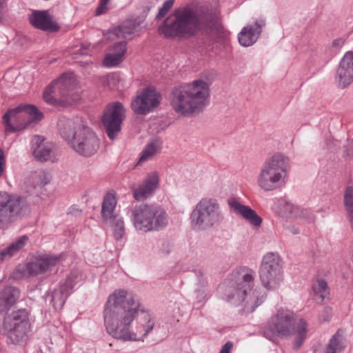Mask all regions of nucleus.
I'll list each match as a JSON object with an SVG mask.
<instances>
[{"instance_id":"nucleus-1","label":"nucleus","mask_w":353,"mask_h":353,"mask_svg":"<svg viewBox=\"0 0 353 353\" xmlns=\"http://www.w3.org/2000/svg\"><path fill=\"white\" fill-rule=\"evenodd\" d=\"M103 319L108 333L123 341L143 340L155 323L139 299L125 289L115 290L109 295Z\"/></svg>"},{"instance_id":"nucleus-2","label":"nucleus","mask_w":353,"mask_h":353,"mask_svg":"<svg viewBox=\"0 0 353 353\" xmlns=\"http://www.w3.org/2000/svg\"><path fill=\"white\" fill-rule=\"evenodd\" d=\"M219 26L218 17L205 8L185 7L170 14L159 26L166 38L186 39L199 32L208 34Z\"/></svg>"},{"instance_id":"nucleus-3","label":"nucleus","mask_w":353,"mask_h":353,"mask_svg":"<svg viewBox=\"0 0 353 353\" xmlns=\"http://www.w3.org/2000/svg\"><path fill=\"white\" fill-rule=\"evenodd\" d=\"M254 272L246 268H240L231 272L218 287L222 298L234 304L245 301L244 312L250 313L264 301L263 295L252 290L254 287Z\"/></svg>"},{"instance_id":"nucleus-4","label":"nucleus","mask_w":353,"mask_h":353,"mask_svg":"<svg viewBox=\"0 0 353 353\" xmlns=\"http://www.w3.org/2000/svg\"><path fill=\"white\" fill-rule=\"evenodd\" d=\"M210 85L202 79L174 87L170 95L174 111L183 117L198 113L209 103Z\"/></svg>"},{"instance_id":"nucleus-5","label":"nucleus","mask_w":353,"mask_h":353,"mask_svg":"<svg viewBox=\"0 0 353 353\" xmlns=\"http://www.w3.org/2000/svg\"><path fill=\"white\" fill-rule=\"evenodd\" d=\"M58 128L61 137L79 155L88 157L98 150L99 139L93 130L81 120L61 119L58 121Z\"/></svg>"},{"instance_id":"nucleus-6","label":"nucleus","mask_w":353,"mask_h":353,"mask_svg":"<svg viewBox=\"0 0 353 353\" xmlns=\"http://www.w3.org/2000/svg\"><path fill=\"white\" fill-rule=\"evenodd\" d=\"M288 159L276 153L267 159L260 168L256 181L258 186L265 192H271L283 187L289 169Z\"/></svg>"},{"instance_id":"nucleus-7","label":"nucleus","mask_w":353,"mask_h":353,"mask_svg":"<svg viewBox=\"0 0 353 353\" xmlns=\"http://www.w3.org/2000/svg\"><path fill=\"white\" fill-rule=\"evenodd\" d=\"M130 219L137 230L157 232L167 227L169 216L166 210L159 205L143 203L136 205L131 210Z\"/></svg>"},{"instance_id":"nucleus-8","label":"nucleus","mask_w":353,"mask_h":353,"mask_svg":"<svg viewBox=\"0 0 353 353\" xmlns=\"http://www.w3.org/2000/svg\"><path fill=\"white\" fill-rule=\"evenodd\" d=\"M224 213L219 201L214 198H202L190 214L192 228L205 231L219 226L224 220Z\"/></svg>"},{"instance_id":"nucleus-9","label":"nucleus","mask_w":353,"mask_h":353,"mask_svg":"<svg viewBox=\"0 0 353 353\" xmlns=\"http://www.w3.org/2000/svg\"><path fill=\"white\" fill-rule=\"evenodd\" d=\"M77 81L73 73H64L52 81L43 92L44 101L57 107H64L77 100L74 95Z\"/></svg>"},{"instance_id":"nucleus-10","label":"nucleus","mask_w":353,"mask_h":353,"mask_svg":"<svg viewBox=\"0 0 353 353\" xmlns=\"http://www.w3.org/2000/svg\"><path fill=\"white\" fill-rule=\"evenodd\" d=\"M43 114L36 106L21 104L14 109L9 110L3 117L6 132H14L37 123Z\"/></svg>"},{"instance_id":"nucleus-11","label":"nucleus","mask_w":353,"mask_h":353,"mask_svg":"<svg viewBox=\"0 0 353 353\" xmlns=\"http://www.w3.org/2000/svg\"><path fill=\"white\" fill-rule=\"evenodd\" d=\"M29 328L28 312L26 309L13 311L4 319L3 331L8 342L14 345H22L27 340Z\"/></svg>"},{"instance_id":"nucleus-12","label":"nucleus","mask_w":353,"mask_h":353,"mask_svg":"<svg viewBox=\"0 0 353 353\" xmlns=\"http://www.w3.org/2000/svg\"><path fill=\"white\" fill-rule=\"evenodd\" d=\"M259 278L263 286L272 290L276 289L283 281L282 260L276 252H268L262 259Z\"/></svg>"},{"instance_id":"nucleus-13","label":"nucleus","mask_w":353,"mask_h":353,"mask_svg":"<svg viewBox=\"0 0 353 353\" xmlns=\"http://www.w3.org/2000/svg\"><path fill=\"white\" fill-rule=\"evenodd\" d=\"M294 313L288 310L279 309L268 321L263 330V335L270 341L276 336L286 337L294 331Z\"/></svg>"},{"instance_id":"nucleus-14","label":"nucleus","mask_w":353,"mask_h":353,"mask_svg":"<svg viewBox=\"0 0 353 353\" xmlns=\"http://www.w3.org/2000/svg\"><path fill=\"white\" fill-rule=\"evenodd\" d=\"M27 211L28 205L21 197L0 192V229L7 228Z\"/></svg>"},{"instance_id":"nucleus-15","label":"nucleus","mask_w":353,"mask_h":353,"mask_svg":"<svg viewBox=\"0 0 353 353\" xmlns=\"http://www.w3.org/2000/svg\"><path fill=\"white\" fill-rule=\"evenodd\" d=\"M125 119V109L121 103L115 101L106 105L101 123L110 139L114 140L117 137Z\"/></svg>"},{"instance_id":"nucleus-16","label":"nucleus","mask_w":353,"mask_h":353,"mask_svg":"<svg viewBox=\"0 0 353 353\" xmlns=\"http://www.w3.org/2000/svg\"><path fill=\"white\" fill-rule=\"evenodd\" d=\"M161 94L154 88H144L131 102V108L134 113L145 115L152 112L160 103Z\"/></svg>"},{"instance_id":"nucleus-17","label":"nucleus","mask_w":353,"mask_h":353,"mask_svg":"<svg viewBox=\"0 0 353 353\" xmlns=\"http://www.w3.org/2000/svg\"><path fill=\"white\" fill-rule=\"evenodd\" d=\"M61 254H45L34 258L27 264V270L31 276L51 271L61 261Z\"/></svg>"},{"instance_id":"nucleus-18","label":"nucleus","mask_w":353,"mask_h":353,"mask_svg":"<svg viewBox=\"0 0 353 353\" xmlns=\"http://www.w3.org/2000/svg\"><path fill=\"white\" fill-rule=\"evenodd\" d=\"M32 153L39 162L56 161V149L55 145L52 143L46 142L42 136L35 135L31 140Z\"/></svg>"},{"instance_id":"nucleus-19","label":"nucleus","mask_w":353,"mask_h":353,"mask_svg":"<svg viewBox=\"0 0 353 353\" xmlns=\"http://www.w3.org/2000/svg\"><path fill=\"white\" fill-rule=\"evenodd\" d=\"M227 204L231 212L241 216L253 227H259L262 219L248 205L242 204L236 197H230L227 200Z\"/></svg>"},{"instance_id":"nucleus-20","label":"nucleus","mask_w":353,"mask_h":353,"mask_svg":"<svg viewBox=\"0 0 353 353\" xmlns=\"http://www.w3.org/2000/svg\"><path fill=\"white\" fill-rule=\"evenodd\" d=\"M336 79L341 88L347 87L353 81V51H347L341 59Z\"/></svg>"},{"instance_id":"nucleus-21","label":"nucleus","mask_w":353,"mask_h":353,"mask_svg":"<svg viewBox=\"0 0 353 353\" xmlns=\"http://www.w3.org/2000/svg\"><path fill=\"white\" fill-rule=\"evenodd\" d=\"M158 184L159 176L157 173H150L141 184L137 187L135 185L131 186L134 198L137 201L146 199L153 194L158 187Z\"/></svg>"},{"instance_id":"nucleus-22","label":"nucleus","mask_w":353,"mask_h":353,"mask_svg":"<svg viewBox=\"0 0 353 353\" xmlns=\"http://www.w3.org/2000/svg\"><path fill=\"white\" fill-rule=\"evenodd\" d=\"M29 19L32 26L42 30L55 32L59 28L58 24L52 20V17L46 10L33 12Z\"/></svg>"},{"instance_id":"nucleus-23","label":"nucleus","mask_w":353,"mask_h":353,"mask_svg":"<svg viewBox=\"0 0 353 353\" xmlns=\"http://www.w3.org/2000/svg\"><path fill=\"white\" fill-rule=\"evenodd\" d=\"M265 26L263 21H256L254 25L244 27L238 36L240 45L248 47L253 45L259 39L262 27Z\"/></svg>"},{"instance_id":"nucleus-24","label":"nucleus","mask_w":353,"mask_h":353,"mask_svg":"<svg viewBox=\"0 0 353 353\" xmlns=\"http://www.w3.org/2000/svg\"><path fill=\"white\" fill-rule=\"evenodd\" d=\"M144 20L145 17L143 16L128 19L120 26L115 28L110 34L117 38L127 39L137 30L138 28Z\"/></svg>"},{"instance_id":"nucleus-25","label":"nucleus","mask_w":353,"mask_h":353,"mask_svg":"<svg viewBox=\"0 0 353 353\" xmlns=\"http://www.w3.org/2000/svg\"><path fill=\"white\" fill-rule=\"evenodd\" d=\"M70 278V276H68L65 283L57 289H54L52 293L50 303L55 310H60L63 307L65 300L72 292V286Z\"/></svg>"},{"instance_id":"nucleus-26","label":"nucleus","mask_w":353,"mask_h":353,"mask_svg":"<svg viewBox=\"0 0 353 353\" xmlns=\"http://www.w3.org/2000/svg\"><path fill=\"white\" fill-rule=\"evenodd\" d=\"M126 52V42L119 41L115 43L103 59V65L108 68L114 67L122 61Z\"/></svg>"},{"instance_id":"nucleus-27","label":"nucleus","mask_w":353,"mask_h":353,"mask_svg":"<svg viewBox=\"0 0 353 353\" xmlns=\"http://www.w3.org/2000/svg\"><path fill=\"white\" fill-rule=\"evenodd\" d=\"M20 294V290L16 287H5L0 292V311L10 309L18 301Z\"/></svg>"},{"instance_id":"nucleus-28","label":"nucleus","mask_w":353,"mask_h":353,"mask_svg":"<svg viewBox=\"0 0 353 353\" xmlns=\"http://www.w3.org/2000/svg\"><path fill=\"white\" fill-rule=\"evenodd\" d=\"M162 141L159 138L150 140L141 153L138 163H142L152 159L162 148Z\"/></svg>"},{"instance_id":"nucleus-29","label":"nucleus","mask_w":353,"mask_h":353,"mask_svg":"<svg viewBox=\"0 0 353 353\" xmlns=\"http://www.w3.org/2000/svg\"><path fill=\"white\" fill-rule=\"evenodd\" d=\"M116 200L113 195L108 194L105 196L101 208V216L105 223H112L118 216L114 214Z\"/></svg>"},{"instance_id":"nucleus-30","label":"nucleus","mask_w":353,"mask_h":353,"mask_svg":"<svg viewBox=\"0 0 353 353\" xmlns=\"http://www.w3.org/2000/svg\"><path fill=\"white\" fill-rule=\"evenodd\" d=\"M28 237L26 236H21L8 247L0 250V262L14 256L26 245Z\"/></svg>"},{"instance_id":"nucleus-31","label":"nucleus","mask_w":353,"mask_h":353,"mask_svg":"<svg viewBox=\"0 0 353 353\" xmlns=\"http://www.w3.org/2000/svg\"><path fill=\"white\" fill-rule=\"evenodd\" d=\"M344 349L342 343V336L336 333L330 339L328 344L325 347L324 353H341Z\"/></svg>"},{"instance_id":"nucleus-32","label":"nucleus","mask_w":353,"mask_h":353,"mask_svg":"<svg viewBox=\"0 0 353 353\" xmlns=\"http://www.w3.org/2000/svg\"><path fill=\"white\" fill-rule=\"evenodd\" d=\"M307 332V322L301 319L296 325V336L294 341V347L298 350L303 344V341L306 338V334Z\"/></svg>"},{"instance_id":"nucleus-33","label":"nucleus","mask_w":353,"mask_h":353,"mask_svg":"<svg viewBox=\"0 0 353 353\" xmlns=\"http://www.w3.org/2000/svg\"><path fill=\"white\" fill-rule=\"evenodd\" d=\"M312 290L316 296H319L321 301L326 298L330 290L327 282L324 279H319L312 285Z\"/></svg>"},{"instance_id":"nucleus-34","label":"nucleus","mask_w":353,"mask_h":353,"mask_svg":"<svg viewBox=\"0 0 353 353\" xmlns=\"http://www.w3.org/2000/svg\"><path fill=\"white\" fill-rule=\"evenodd\" d=\"M113 227L114 236L117 240L122 239L125 234L124 222L122 218L117 217L112 223H108Z\"/></svg>"},{"instance_id":"nucleus-35","label":"nucleus","mask_w":353,"mask_h":353,"mask_svg":"<svg viewBox=\"0 0 353 353\" xmlns=\"http://www.w3.org/2000/svg\"><path fill=\"white\" fill-rule=\"evenodd\" d=\"M33 179L34 180V188H36L37 187H39V188L43 187L44 185L48 184L50 181V179L48 178V176L46 175V174L44 172H36L33 175Z\"/></svg>"},{"instance_id":"nucleus-36","label":"nucleus","mask_w":353,"mask_h":353,"mask_svg":"<svg viewBox=\"0 0 353 353\" xmlns=\"http://www.w3.org/2000/svg\"><path fill=\"white\" fill-rule=\"evenodd\" d=\"M109 1L110 0H100L99 6L96 9L95 14L99 16L105 13L106 11L109 9Z\"/></svg>"},{"instance_id":"nucleus-37","label":"nucleus","mask_w":353,"mask_h":353,"mask_svg":"<svg viewBox=\"0 0 353 353\" xmlns=\"http://www.w3.org/2000/svg\"><path fill=\"white\" fill-rule=\"evenodd\" d=\"M332 317V308L330 307H325L319 314V320L321 322H327Z\"/></svg>"},{"instance_id":"nucleus-38","label":"nucleus","mask_w":353,"mask_h":353,"mask_svg":"<svg viewBox=\"0 0 353 353\" xmlns=\"http://www.w3.org/2000/svg\"><path fill=\"white\" fill-rule=\"evenodd\" d=\"M285 213L286 215H290L291 216H297L296 210H297L296 207H295L292 203L290 202H286L283 206Z\"/></svg>"},{"instance_id":"nucleus-39","label":"nucleus","mask_w":353,"mask_h":353,"mask_svg":"<svg viewBox=\"0 0 353 353\" xmlns=\"http://www.w3.org/2000/svg\"><path fill=\"white\" fill-rule=\"evenodd\" d=\"M301 216L302 218L305 219L307 222L311 223L314 221V214L307 210H302L301 212Z\"/></svg>"},{"instance_id":"nucleus-40","label":"nucleus","mask_w":353,"mask_h":353,"mask_svg":"<svg viewBox=\"0 0 353 353\" xmlns=\"http://www.w3.org/2000/svg\"><path fill=\"white\" fill-rule=\"evenodd\" d=\"M345 152L347 156H353V139L349 140L345 145Z\"/></svg>"},{"instance_id":"nucleus-41","label":"nucleus","mask_w":353,"mask_h":353,"mask_svg":"<svg viewBox=\"0 0 353 353\" xmlns=\"http://www.w3.org/2000/svg\"><path fill=\"white\" fill-rule=\"evenodd\" d=\"M232 346L233 343L231 341H228L223 345L219 353H230Z\"/></svg>"},{"instance_id":"nucleus-42","label":"nucleus","mask_w":353,"mask_h":353,"mask_svg":"<svg viewBox=\"0 0 353 353\" xmlns=\"http://www.w3.org/2000/svg\"><path fill=\"white\" fill-rule=\"evenodd\" d=\"M345 43V39L343 38H337L332 42V46L336 48H341Z\"/></svg>"},{"instance_id":"nucleus-43","label":"nucleus","mask_w":353,"mask_h":353,"mask_svg":"<svg viewBox=\"0 0 353 353\" xmlns=\"http://www.w3.org/2000/svg\"><path fill=\"white\" fill-rule=\"evenodd\" d=\"M5 160L2 150L0 149V176L4 170Z\"/></svg>"},{"instance_id":"nucleus-44","label":"nucleus","mask_w":353,"mask_h":353,"mask_svg":"<svg viewBox=\"0 0 353 353\" xmlns=\"http://www.w3.org/2000/svg\"><path fill=\"white\" fill-rule=\"evenodd\" d=\"M168 12V10H167L165 8H164L163 7H161L159 10V12L158 14H157L156 16V18L158 19H161L163 17H164L165 15V14Z\"/></svg>"},{"instance_id":"nucleus-45","label":"nucleus","mask_w":353,"mask_h":353,"mask_svg":"<svg viewBox=\"0 0 353 353\" xmlns=\"http://www.w3.org/2000/svg\"><path fill=\"white\" fill-rule=\"evenodd\" d=\"M174 0H166L163 4V6L164 8H165L167 10L169 11V10L172 7L174 4Z\"/></svg>"},{"instance_id":"nucleus-46","label":"nucleus","mask_w":353,"mask_h":353,"mask_svg":"<svg viewBox=\"0 0 353 353\" xmlns=\"http://www.w3.org/2000/svg\"><path fill=\"white\" fill-rule=\"evenodd\" d=\"M289 229H290V232L294 234H296L299 233V230L298 228H295L294 226H292Z\"/></svg>"},{"instance_id":"nucleus-47","label":"nucleus","mask_w":353,"mask_h":353,"mask_svg":"<svg viewBox=\"0 0 353 353\" xmlns=\"http://www.w3.org/2000/svg\"><path fill=\"white\" fill-rule=\"evenodd\" d=\"M5 0H0V6H1L3 3H4Z\"/></svg>"}]
</instances>
